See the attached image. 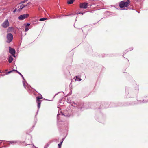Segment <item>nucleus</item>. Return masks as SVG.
<instances>
[{"instance_id": "nucleus-1", "label": "nucleus", "mask_w": 148, "mask_h": 148, "mask_svg": "<svg viewBox=\"0 0 148 148\" xmlns=\"http://www.w3.org/2000/svg\"><path fill=\"white\" fill-rule=\"evenodd\" d=\"M130 2V1L129 0H127L126 2L124 1H121L119 3V6L121 8L127 7L128 6Z\"/></svg>"}, {"instance_id": "nucleus-2", "label": "nucleus", "mask_w": 148, "mask_h": 148, "mask_svg": "<svg viewBox=\"0 0 148 148\" xmlns=\"http://www.w3.org/2000/svg\"><path fill=\"white\" fill-rule=\"evenodd\" d=\"M6 42L8 43H10L12 40L13 36L12 34L11 33H8L7 35Z\"/></svg>"}, {"instance_id": "nucleus-3", "label": "nucleus", "mask_w": 148, "mask_h": 148, "mask_svg": "<svg viewBox=\"0 0 148 148\" xmlns=\"http://www.w3.org/2000/svg\"><path fill=\"white\" fill-rule=\"evenodd\" d=\"M29 16V14H25L20 15L19 16L18 18L20 20H22L27 18Z\"/></svg>"}, {"instance_id": "nucleus-4", "label": "nucleus", "mask_w": 148, "mask_h": 148, "mask_svg": "<svg viewBox=\"0 0 148 148\" xmlns=\"http://www.w3.org/2000/svg\"><path fill=\"white\" fill-rule=\"evenodd\" d=\"M2 26L4 28H6L9 25V23L8 19L6 20L2 24Z\"/></svg>"}, {"instance_id": "nucleus-5", "label": "nucleus", "mask_w": 148, "mask_h": 148, "mask_svg": "<svg viewBox=\"0 0 148 148\" xmlns=\"http://www.w3.org/2000/svg\"><path fill=\"white\" fill-rule=\"evenodd\" d=\"M25 2V1H22L21 3H20L17 6V8L15 9L13 11L14 13L16 12H19L21 11V9H20V8L19 5L21 3H24Z\"/></svg>"}, {"instance_id": "nucleus-6", "label": "nucleus", "mask_w": 148, "mask_h": 148, "mask_svg": "<svg viewBox=\"0 0 148 148\" xmlns=\"http://www.w3.org/2000/svg\"><path fill=\"white\" fill-rule=\"evenodd\" d=\"M9 52L13 56L15 57V51L14 49L10 47H9Z\"/></svg>"}, {"instance_id": "nucleus-7", "label": "nucleus", "mask_w": 148, "mask_h": 148, "mask_svg": "<svg viewBox=\"0 0 148 148\" xmlns=\"http://www.w3.org/2000/svg\"><path fill=\"white\" fill-rule=\"evenodd\" d=\"M88 6V3H81L80 4L79 6L81 8H86Z\"/></svg>"}, {"instance_id": "nucleus-8", "label": "nucleus", "mask_w": 148, "mask_h": 148, "mask_svg": "<svg viewBox=\"0 0 148 148\" xmlns=\"http://www.w3.org/2000/svg\"><path fill=\"white\" fill-rule=\"evenodd\" d=\"M42 98V96H38L36 97V103L41 102V101L40 99Z\"/></svg>"}, {"instance_id": "nucleus-9", "label": "nucleus", "mask_w": 148, "mask_h": 148, "mask_svg": "<svg viewBox=\"0 0 148 148\" xmlns=\"http://www.w3.org/2000/svg\"><path fill=\"white\" fill-rule=\"evenodd\" d=\"M74 1V0H67V3L69 4H71L73 3Z\"/></svg>"}, {"instance_id": "nucleus-10", "label": "nucleus", "mask_w": 148, "mask_h": 148, "mask_svg": "<svg viewBox=\"0 0 148 148\" xmlns=\"http://www.w3.org/2000/svg\"><path fill=\"white\" fill-rule=\"evenodd\" d=\"M27 4H22L20 6V9H21V10L24 8L25 7L27 6Z\"/></svg>"}, {"instance_id": "nucleus-11", "label": "nucleus", "mask_w": 148, "mask_h": 148, "mask_svg": "<svg viewBox=\"0 0 148 148\" xmlns=\"http://www.w3.org/2000/svg\"><path fill=\"white\" fill-rule=\"evenodd\" d=\"M13 58L12 56H10L9 57V59H8V62H9V63H11L12 62V61H13Z\"/></svg>"}, {"instance_id": "nucleus-12", "label": "nucleus", "mask_w": 148, "mask_h": 148, "mask_svg": "<svg viewBox=\"0 0 148 148\" xmlns=\"http://www.w3.org/2000/svg\"><path fill=\"white\" fill-rule=\"evenodd\" d=\"M13 29L12 27H9L7 29V32H11L12 30Z\"/></svg>"}, {"instance_id": "nucleus-13", "label": "nucleus", "mask_w": 148, "mask_h": 148, "mask_svg": "<svg viewBox=\"0 0 148 148\" xmlns=\"http://www.w3.org/2000/svg\"><path fill=\"white\" fill-rule=\"evenodd\" d=\"M75 77L76 79L75 80L76 81H81V79L79 78L77 76H76Z\"/></svg>"}, {"instance_id": "nucleus-14", "label": "nucleus", "mask_w": 148, "mask_h": 148, "mask_svg": "<svg viewBox=\"0 0 148 148\" xmlns=\"http://www.w3.org/2000/svg\"><path fill=\"white\" fill-rule=\"evenodd\" d=\"M47 18H41L39 19V21H43L45 20H47Z\"/></svg>"}, {"instance_id": "nucleus-15", "label": "nucleus", "mask_w": 148, "mask_h": 148, "mask_svg": "<svg viewBox=\"0 0 148 148\" xmlns=\"http://www.w3.org/2000/svg\"><path fill=\"white\" fill-rule=\"evenodd\" d=\"M41 103V102L37 103L38 104L37 106L38 108H39L40 107Z\"/></svg>"}, {"instance_id": "nucleus-16", "label": "nucleus", "mask_w": 148, "mask_h": 148, "mask_svg": "<svg viewBox=\"0 0 148 148\" xmlns=\"http://www.w3.org/2000/svg\"><path fill=\"white\" fill-rule=\"evenodd\" d=\"M16 72L18 73L20 75L23 77V78H24V77H23V75L21 74V73H20L17 70H16Z\"/></svg>"}, {"instance_id": "nucleus-17", "label": "nucleus", "mask_w": 148, "mask_h": 148, "mask_svg": "<svg viewBox=\"0 0 148 148\" xmlns=\"http://www.w3.org/2000/svg\"><path fill=\"white\" fill-rule=\"evenodd\" d=\"M63 141H62L60 143L58 144V146H59V148H60L61 146V144H62V143L63 142Z\"/></svg>"}, {"instance_id": "nucleus-18", "label": "nucleus", "mask_w": 148, "mask_h": 148, "mask_svg": "<svg viewBox=\"0 0 148 148\" xmlns=\"http://www.w3.org/2000/svg\"><path fill=\"white\" fill-rule=\"evenodd\" d=\"M29 30V28L28 27H26L25 30V31H28Z\"/></svg>"}, {"instance_id": "nucleus-19", "label": "nucleus", "mask_w": 148, "mask_h": 148, "mask_svg": "<svg viewBox=\"0 0 148 148\" xmlns=\"http://www.w3.org/2000/svg\"><path fill=\"white\" fill-rule=\"evenodd\" d=\"M12 72V71H11L7 72V74H9Z\"/></svg>"}, {"instance_id": "nucleus-20", "label": "nucleus", "mask_w": 148, "mask_h": 148, "mask_svg": "<svg viewBox=\"0 0 148 148\" xmlns=\"http://www.w3.org/2000/svg\"><path fill=\"white\" fill-rule=\"evenodd\" d=\"M30 24H29V23H27L26 25V27H27V26H29Z\"/></svg>"}, {"instance_id": "nucleus-21", "label": "nucleus", "mask_w": 148, "mask_h": 148, "mask_svg": "<svg viewBox=\"0 0 148 148\" xmlns=\"http://www.w3.org/2000/svg\"><path fill=\"white\" fill-rule=\"evenodd\" d=\"M23 86L25 87V82H23Z\"/></svg>"}, {"instance_id": "nucleus-22", "label": "nucleus", "mask_w": 148, "mask_h": 148, "mask_svg": "<svg viewBox=\"0 0 148 148\" xmlns=\"http://www.w3.org/2000/svg\"><path fill=\"white\" fill-rule=\"evenodd\" d=\"M16 70L13 69V70H12V72H13V71H16Z\"/></svg>"}, {"instance_id": "nucleus-23", "label": "nucleus", "mask_w": 148, "mask_h": 148, "mask_svg": "<svg viewBox=\"0 0 148 148\" xmlns=\"http://www.w3.org/2000/svg\"><path fill=\"white\" fill-rule=\"evenodd\" d=\"M7 70H6L5 71H7Z\"/></svg>"}, {"instance_id": "nucleus-24", "label": "nucleus", "mask_w": 148, "mask_h": 148, "mask_svg": "<svg viewBox=\"0 0 148 148\" xmlns=\"http://www.w3.org/2000/svg\"><path fill=\"white\" fill-rule=\"evenodd\" d=\"M74 103V104H75H75H75V103Z\"/></svg>"}, {"instance_id": "nucleus-25", "label": "nucleus", "mask_w": 148, "mask_h": 148, "mask_svg": "<svg viewBox=\"0 0 148 148\" xmlns=\"http://www.w3.org/2000/svg\"><path fill=\"white\" fill-rule=\"evenodd\" d=\"M1 72L0 71V73H1Z\"/></svg>"}]
</instances>
